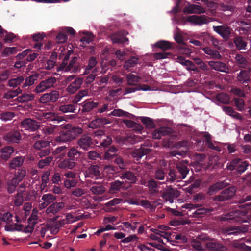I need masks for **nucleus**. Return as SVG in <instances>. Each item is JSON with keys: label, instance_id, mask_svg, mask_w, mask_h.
<instances>
[{"label": "nucleus", "instance_id": "21", "mask_svg": "<svg viewBox=\"0 0 251 251\" xmlns=\"http://www.w3.org/2000/svg\"><path fill=\"white\" fill-rule=\"evenodd\" d=\"M172 132V129L166 126L161 127L156 129L152 133L153 138L156 139H160L162 136L169 135Z\"/></svg>", "mask_w": 251, "mask_h": 251}, {"label": "nucleus", "instance_id": "48", "mask_svg": "<svg viewBox=\"0 0 251 251\" xmlns=\"http://www.w3.org/2000/svg\"><path fill=\"white\" fill-rule=\"evenodd\" d=\"M216 99L218 101L223 104H228L229 103V96L224 93H221L216 95Z\"/></svg>", "mask_w": 251, "mask_h": 251}, {"label": "nucleus", "instance_id": "56", "mask_svg": "<svg viewBox=\"0 0 251 251\" xmlns=\"http://www.w3.org/2000/svg\"><path fill=\"white\" fill-rule=\"evenodd\" d=\"M235 106L238 111H242L244 109L245 102L242 98H234L233 99Z\"/></svg>", "mask_w": 251, "mask_h": 251}, {"label": "nucleus", "instance_id": "55", "mask_svg": "<svg viewBox=\"0 0 251 251\" xmlns=\"http://www.w3.org/2000/svg\"><path fill=\"white\" fill-rule=\"evenodd\" d=\"M101 141L100 143L99 146L105 148L108 146L111 145L112 142V138L110 136H107L106 135L102 136L100 139Z\"/></svg>", "mask_w": 251, "mask_h": 251}, {"label": "nucleus", "instance_id": "49", "mask_svg": "<svg viewBox=\"0 0 251 251\" xmlns=\"http://www.w3.org/2000/svg\"><path fill=\"white\" fill-rule=\"evenodd\" d=\"M137 136L134 135L133 136H123L121 137L120 141L122 144H127L128 143L133 144L136 142Z\"/></svg>", "mask_w": 251, "mask_h": 251}, {"label": "nucleus", "instance_id": "52", "mask_svg": "<svg viewBox=\"0 0 251 251\" xmlns=\"http://www.w3.org/2000/svg\"><path fill=\"white\" fill-rule=\"evenodd\" d=\"M25 185H22L19 187V188L17 190V206L18 205H22L23 202V199H21L22 197H23L22 193L25 192Z\"/></svg>", "mask_w": 251, "mask_h": 251}, {"label": "nucleus", "instance_id": "63", "mask_svg": "<svg viewBox=\"0 0 251 251\" xmlns=\"http://www.w3.org/2000/svg\"><path fill=\"white\" fill-rule=\"evenodd\" d=\"M56 80L55 77H50L45 80H42L41 82L44 85V86L46 87V88L47 89L52 87L54 83L56 82Z\"/></svg>", "mask_w": 251, "mask_h": 251}, {"label": "nucleus", "instance_id": "17", "mask_svg": "<svg viewBox=\"0 0 251 251\" xmlns=\"http://www.w3.org/2000/svg\"><path fill=\"white\" fill-rule=\"evenodd\" d=\"M77 148L78 147L76 148L72 147L69 149L67 152V156L68 158L71 161L75 162L79 161L81 159V157L83 154V153L81 151H79Z\"/></svg>", "mask_w": 251, "mask_h": 251}, {"label": "nucleus", "instance_id": "61", "mask_svg": "<svg viewBox=\"0 0 251 251\" xmlns=\"http://www.w3.org/2000/svg\"><path fill=\"white\" fill-rule=\"evenodd\" d=\"M56 199V197L50 193L44 194L42 197V200L48 205L53 202Z\"/></svg>", "mask_w": 251, "mask_h": 251}, {"label": "nucleus", "instance_id": "44", "mask_svg": "<svg viewBox=\"0 0 251 251\" xmlns=\"http://www.w3.org/2000/svg\"><path fill=\"white\" fill-rule=\"evenodd\" d=\"M205 139V145L210 149L214 150L217 151H220V148L218 146H215L211 142V136L209 133H205L204 136Z\"/></svg>", "mask_w": 251, "mask_h": 251}, {"label": "nucleus", "instance_id": "26", "mask_svg": "<svg viewBox=\"0 0 251 251\" xmlns=\"http://www.w3.org/2000/svg\"><path fill=\"white\" fill-rule=\"evenodd\" d=\"M238 29L240 32L246 34L251 30V22L250 20H240L237 22Z\"/></svg>", "mask_w": 251, "mask_h": 251}, {"label": "nucleus", "instance_id": "46", "mask_svg": "<svg viewBox=\"0 0 251 251\" xmlns=\"http://www.w3.org/2000/svg\"><path fill=\"white\" fill-rule=\"evenodd\" d=\"M42 117L48 121H57L59 122V117L55 113L49 112H43L42 113Z\"/></svg>", "mask_w": 251, "mask_h": 251}, {"label": "nucleus", "instance_id": "16", "mask_svg": "<svg viewBox=\"0 0 251 251\" xmlns=\"http://www.w3.org/2000/svg\"><path fill=\"white\" fill-rule=\"evenodd\" d=\"M83 82L82 78L76 77L68 86L67 92L70 94H74L81 87Z\"/></svg>", "mask_w": 251, "mask_h": 251}, {"label": "nucleus", "instance_id": "8", "mask_svg": "<svg viewBox=\"0 0 251 251\" xmlns=\"http://www.w3.org/2000/svg\"><path fill=\"white\" fill-rule=\"evenodd\" d=\"M100 168L98 165H91L85 171V177L98 179L101 178Z\"/></svg>", "mask_w": 251, "mask_h": 251}, {"label": "nucleus", "instance_id": "30", "mask_svg": "<svg viewBox=\"0 0 251 251\" xmlns=\"http://www.w3.org/2000/svg\"><path fill=\"white\" fill-rule=\"evenodd\" d=\"M154 47L161 49L163 51H166L172 49L173 43L166 40H160L154 44Z\"/></svg>", "mask_w": 251, "mask_h": 251}, {"label": "nucleus", "instance_id": "51", "mask_svg": "<svg viewBox=\"0 0 251 251\" xmlns=\"http://www.w3.org/2000/svg\"><path fill=\"white\" fill-rule=\"evenodd\" d=\"M179 195V191L177 190L173 189L171 187L169 189L167 192H164L163 194V197H166L168 198H173L174 197H177Z\"/></svg>", "mask_w": 251, "mask_h": 251}, {"label": "nucleus", "instance_id": "25", "mask_svg": "<svg viewBox=\"0 0 251 251\" xmlns=\"http://www.w3.org/2000/svg\"><path fill=\"white\" fill-rule=\"evenodd\" d=\"M120 178L129 181L131 184H135L137 181V176L134 173L130 171H126L122 173Z\"/></svg>", "mask_w": 251, "mask_h": 251}, {"label": "nucleus", "instance_id": "59", "mask_svg": "<svg viewBox=\"0 0 251 251\" xmlns=\"http://www.w3.org/2000/svg\"><path fill=\"white\" fill-rule=\"evenodd\" d=\"M97 61L96 57H91L89 59L88 65L85 68V74H87L90 73V71L96 65Z\"/></svg>", "mask_w": 251, "mask_h": 251}, {"label": "nucleus", "instance_id": "24", "mask_svg": "<svg viewBox=\"0 0 251 251\" xmlns=\"http://www.w3.org/2000/svg\"><path fill=\"white\" fill-rule=\"evenodd\" d=\"M64 207V203L63 202H53L46 209V212L47 214L52 213L56 214Z\"/></svg>", "mask_w": 251, "mask_h": 251}, {"label": "nucleus", "instance_id": "14", "mask_svg": "<svg viewBox=\"0 0 251 251\" xmlns=\"http://www.w3.org/2000/svg\"><path fill=\"white\" fill-rule=\"evenodd\" d=\"M208 65L212 69L226 73L229 72V69L228 66L225 63L221 61H210L208 62Z\"/></svg>", "mask_w": 251, "mask_h": 251}, {"label": "nucleus", "instance_id": "39", "mask_svg": "<svg viewBox=\"0 0 251 251\" xmlns=\"http://www.w3.org/2000/svg\"><path fill=\"white\" fill-rule=\"evenodd\" d=\"M235 59L239 67L245 69L247 66L248 61L242 55L240 54H236Z\"/></svg>", "mask_w": 251, "mask_h": 251}, {"label": "nucleus", "instance_id": "4", "mask_svg": "<svg viewBox=\"0 0 251 251\" xmlns=\"http://www.w3.org/2000/svg\"><path fill=\"white\" fill-rule=\"evenodd\" d=\"M40 126L38 123L31 118H26L20 122V124L17 125V129L19 128H24L25 130H29L31 132H34L37 130Z\"/></svg>", "mask_w": 251, "mask_h": 251}, {"label": "nucleus", "instance_id": "11", "mask_svg": "<svg viewBox=\"0 0 251 251\" xmlns=\"http://www.w3.org/2000/svg\"><path fill=\"white\" fill-rule=\"evenodd\" d=\"M59 96V93L57 91H52L42 95L39 99V102L42 103L54 102L57 100Z\"/></svg>", "mask_w": 251, "mask_h": 251}, {"label": "nucleus", "instance_id": "28", "mask_svg": "<svg viewBox=\"0 0 251 251\" xmlns=\"http://www.w3.org/2000/svg\"><path fill=\"white\" fill-rule=\"evenodd\" d=\"M149 149L145 147H141L138 149H135L132 152V156L136 158L137 160L141 159L143 156L149 153Z\"/></svg>", "mask_w": 251, "mask_h": 251}, {"label": "nucleus", "instance_id": "60", "mask_svg": "<svg viewBox=\"0 0 251 251\" xmlns=\"http://www.w3.org/2000/svg\"><path fill=\"white\" fill-rule=\"evenodd\" d=\"M188 11L190 13H204L205 12V10L203 7L200 5L192 4L190 6Z\"/></svg>", "mask_w": 251, "mask_h": 251}, {"label": "nucleus", "instance_id": "45", "mask_svg": "<svg viewBox=\"0 0 251 251\" xmlns=\"http://www.w3.org/2000/svg\"><path fill=\"white\" fill-rule=\"evenodd\" d=\"M13 148L10 146H7L1 150V157L3 159L7 160L13 152Z\"/></svg>", "mask_w": 251, "mask_h": 251}, {"label": "nucleus", "instance_id": "9", "mask_svg": "<svg viewBox=\"0 0 251 251\" xmlns=\"http://www.w3.org/2000/svg\"><path fill=\"white\" fill-rule=\"evenodd\" d=\"M236 81L239 85L244 86L245 88L249 89V84L251 79L250 74L246 70H241L240 72L237 74Z\"/></svg>", "mask_w": 251, "mask_h": 251}, {"label": "nucleus", "instance_id": "2", "mask_svg": "<svg viewBox=\"0 0 251 251\" xmlns=\"http://www.w3.org/2000/svg\"><path fill=\"white\" fill-rule=\"evenodd\" d=\"M189 172V169L184 162L176 163V169H170L168 172V177L166 176V181L171 183L175 180L177 181L186 177Z\"/></svg>", "mask_w": 251, "mask_h": 251}, {"label": "nucleus", "instance_id": "6", "mask_svg": "<svg viewBox=\"0 0 251 251\" xmlns=\"http://www.w3.org/2000/svg\"><path fill=\"white\" fill-rule=\"evenodd\" d=\"M237 188L234 186H230L223 190L220 195L215 197L214 200L218 201H224L231 199L235 195Z\"/></svg>", "mask_w": 251, "mask_h": 251}, {"label": "nucleus", "instance_id": "19", "mask_svg": "<svg viewBox=\"0 0 251 251\" xmlns=\"http://www.w3.org/2000/svg\"><path fill=\"white\" fill-rule=\"evenodd\" d=\"M233 43L238 50H246L248 49V38L245 37L235 36L233 39Z\"/></svg>", "mask_w": 251, "mask_h": 251}, {"label": "nucleus", "instance_id": "40", "mask_svg": "<svg viewBox=\"0 0 251 251\" xmlns=\"http://www.w3.org/2000/svg\"><path fill=\"white\" fill-rule=\"evenodd\" d=\"M98 105V102H95L93 101L85 102L82 105V112H88L92 110L94 108Z\"/></svg>", "mask_w": 251, "mask_h": 251}, {"label": "nucleus", "instance_id": "64", "mask_svg": "<svg viewBox=\"0 0 251 251\" xmlns=\"http://www.w3.org/2000/svg\"><path fill=\"white\" fill-rule=\"evenodd\" d=\"M53 157L51 156H48L44 159L40 160L38 162V167L39 168H43L45 166L49 165L52 160Z\"/></svg>", "mask_w": 251, "mask_h": 251}, {"label": "nucleus", "instance_id": "5", "mask_svg": "<svg viewBox=\"0 0 251 251\" xmlns=\"http://www.w3.org/2000/svg\"><path fill=\"white\" fill-rule=\"evenodd\" d=\"M248 231V228L245 226H229L224 227L222 232L225 236L238 235Z\"/></svg>", "mask_w": 251, "mask_h": 251}, {"label": "nucleus", "instance_id": "15", "mask_svg": "<svg viewBox=\"0 0 251 251\" xmlns=\"http://www.w3.org/2000/svg\"><path fill=\"white\" fill-rule=\"evenodd\" d=\"M229 185L227 180L218 181L215 184L209 186L207 193L210 195H212L217 191L225 188Z\"/></svg>", "mask_w": 251, "mask_h": 251}, {"label": "nucleus", "instance_id": "54", "mask_svg": "<svg viewBox=\"0 0 251 251\" xmlns=\"http://www.w3.org/2000/svg\"><path fill=\"white\" fill-rule=\"evenodd\" d=\"M130 115V113L120 109H114L113 111L108 114L109 116L117 117L125 116L127 117H129Z\"/></svg>", "mask_w": 251, "mask_h": 251}, {"label": "nucleus", "instance_id": "13", "mask_svg": "<svg viewBox=\"0 0 251 251\" xmlns=\"http://www.w3.org/2000/svg\"><path fill=\"white\" fill-rule=\"evenodd\" d=\"M187 20L195 25H201L209 23V19L205 15H192L188 16Z\"/></svg>", "mask_w": 251, "mask_h": 251}, {"label": "nucleus", "instance_id": "33", "mask_svg": "<svg viewBox=\"0 0 251 251\" xmlns=\"http://www.w3.org/2000/svg\"><path fill=\"white\" fill-rule=\"evenodd\" d=\"M92 184L93 185L90 187V191L94 194L101 195L105 192V188L101 184L95 181Z\"/></svg>", "mask_w": 251, "mask_h": 251}, {"label": "nucleus", "instance_id": "18", "mask_svg": "<svg viewBox=\"0 0 251 251\" xmlns=\"http://www.w3.org/2000/svg\"><path fill=\"white\" fill-rule=\"evenodd\" d=\"M127 34L126 31H119L111 35V39L114 43L124 44L128 41V39L126 37Z\"/></svg>", "mask_w": 251, "mask_h": 251}, {"label": "nucleus", "instance_id": "31", "mask_svg": "<svg viewBox=\"0 0 251 251\" xmlns=\"http://www.w3.org/2000/svg\"><path fill=\"white\" fill-rule=\"evenodd\" d=\"M172 239H171L172 244L176 245V244L185 243L187 242V238L181 234H174L173 235ZM178 246V245H176Z\"/></svg>", "mask_w": 251, "mask_h": 251}, {"label": "nucleus", "instance_id": "35", "mask_svg": "<svg viewBox=\"0 0 251 251\" xmlns=\"http://www.w3.org/2000/svg\"><path fill=\"white\" fill-rule=\"evenodd\" d=\"M118 151V149L114 146L110 147L105 152L104 158L106 160H113L118 155L116 153Z\"/></svg>", "mask_w": 251, "mask_h": 251}, {"label": "nucleus", "instance_id": "50", "mask_svg": "<svg viewBox=\"0 0 251 251\" xmlns=\"http://www.w3.org/2000/svg\"><path fill=\"white\" fill-rule=\"evenodd\" d=\"M213 209L211 208H201L198 209L194 213V216L196 218L202 217L205 214L210 213Z\"/></svg>", "mask_w": 251, "mask_h": 251}, {"label": "nucleus", "instance_id": "12", "mask_svg": "<svg viewBox=\"0 0 251 251\" xmlns=\"http://www.w3.org/2000/svg\"><path fill=\"white\" fill-rule=\"evenodd\" d=\"M208 239L206 235H199L196 239H193L190 242L191 246L196 251H202L205 250L202 242Z\"/></svg>", "mask_w": 251, "mask_h": 251}, {"label": "nucleus", "instance_id": "43", "mask_svg": "<svg viewBox=\"0 0 251 251\" xmlns=\"http://www.w3.org/2000/svg\"><path fill=\"white\" fill-rule=\"evenodd\" d=\"M77 60V58L75 57L70 60L69 64L66 68V72H76L78 70V66L76 65Z\"/></svg>", "mask_w": 251, "mask_h": 251}, {"label": "nucleus", "instance_id": "47", "mask_svg": "<svg viewBox=\"0 0 251 251\" xmlns=\"http://www.w3.org/2000/svg\"><path fill=\"white\" fill-rule=\"evenodd\" d=\"M88 91L87 89L82 90L78 91V92L75 95L73 100V102L75 104L79 102L82 98L84 96H87Z\"/></svg>", "mask_w": 251, "mask_h": 251}, {"label": "nucleus", "instance_id": "3", "mask_svg": "<svg viewBox=\"0 0 251 251\" xmlns=\"http://www.w3.org/2000/svg\"><path fill=\"white\" fill-rule=\"evenodd\" d=\"M244 215V213L240 210H234L222 215L219 219L220 221H233L235 222L241 223L243 222L242 216Z\"/></svg>", "mask_w": 251, "mask_h": 251}, {"label": "nucleus", "instance_id": "27", "mask_svg": "<svg viewBox=\"0 0 251 251\" xmlns=\"http://www.w3.org/2000/svg\"><path fill=\"white\" fill-rule=\"evenodd\" d=\"M21 91L20 87L17 88V101L23 103L31 101L34 99V95L32 94L24 93L21 96H18Z\"/></svg>", "mask_w": 251, "mask_h": 251}, {"label": "nucleus", "instance_id": "20", "mask_svg": "<svg viewBox=\"0 0 251 251\" xmlns=\"http://www.w3.org/2000/svg\"><path fill=\"white\" fill-rule=\"evenodd\" d=\"M77 144L85 151H88L93 145L92 139L88 136H83L77 141Z\"/></svg>", "mask_w": 251, "mask_h": 251}, {"label": "nucleus", "instance_id": "37", "mask_svg": "<svg viewBox=\"0 0 251 251\" xmlns=\"http://www.w3.org/2000/svg\"><path fill=\"white\" fill-rule=\"evenodd\" d=\"M39 75L37 73H35L32 75L29 76L28 77H26L25 81L23 83L22 88H25L27 86H30L33 85L35 81L37 80L39 78Z\"/></svg>", "mask_w": 251, "mask_h": 251}, {"label": "nucleus", "instance_id": "22", "mask_svg": "<svg viewBox=\"0 0 251 251\" xmlns=\"http://www.w3.org/2000/svg\"><path fill=\"white\" fill-rule=\"evenodd\" d=\"M109 123L108 119L103 117H97L92 121L89 124L88 127L92 129H95Z\"/></svg>", "mask_w": 251, "mask_h": 251}, {"label": "nucleus", "instance_id": "23", "mask_svg": "<svg viewBox=\"0 0 251 251\" xmlns=\"http://www.w3.org/2000/svg\"><path fill=\"white\" fill-rule=\"evenodd\" d=\"M206 247L214 251H227V248L222 244L216 241L208 242L205 244Z\"/></svg>", "mask_w": 251, "mask_h": 251}, {"label": "nucleus", "instance_id": "34", "mask_svg": "<svg viewBox=\"0 0 251 251\" xmlns=\"http://www.w3.org/2000/svg\"><path fill=\"white\" fill-rule=\"evenodd\" d=\"M223 110L227 115L238 120H242V116L236 112L232 107L230 106H223Z\"/></svg>", "mask_w": 251, "mask_h": 251}, {"label": "nucleus", "instance_id": "10", "mask_svg": "<svg viewBox=\"0 0 251 251\" xmlns=\"http://www.w3.org/2000/svg\"><path fill=\"white\" fill-rule=\"evenodd\" d=\"M19 206H17V223L21 220H25L29 215L32 208L31 203L30 202L25 203L22 210L18 207Z\"/></svg>", "mask_w": 251, "mask_h": 251}, {"label": "nucleus", "instance_id": "36", "mask_svg": "<svg viewBox=\"0 0 251 251\" xmlns=\"http://www.w3.org/2000/svg\"><path fill=\"white\" fill-rule=\"evenodd\" d=\"M126 79L128 85L136 86H138L137 84L140 81L141 77L129 74L127 75Z\"/></svg>", "mask_w": 251, "mask_h": 251}, {"label": "nucleus", "instance_id": "38", "mask_svg": "<svg viewBox=\"0 0 251 251\" xmlns=\"http://www.w3.org/2000/svg\"><path fill=\"white\" fill-rule=\"evenodd\" d=\"M123 123L129 128H132L133 129L138 131H142L143 130L142 126L136 123L134 121L129 120H124Z\"/></svg>", "mask_w": 251, "mask_h": 251}, {"label": "nucleus", "instance_id": "41", "mask_svg": "<svg viewBox=\"0 0 251 251\" xmlns=\"http://www.w3.org/2000/svg\"><path fill=\"white\" fill-rule=\"evenodd\" d=\"M77 105L74 104H63L59 106V110L63 113H75Z\"/></svg>", "mask_w": 251, "mask_h": 251}, {"label": "nucleus", "instance_id": "1", "mask_svg": "<svg viewBox=\"0 0 251 251\" xmlns=\"http://www.w3.org/2000/svg\"><path fill=\"white\" fill-rule=\"evenodd\" d=\"M82 133L83 129L81 128L67 124L63 126L59 135L56 137V141L60 143L69 142Z\"/></svg>", "mask_w": 251, "mask_h": 251}, {"label": "nucleus", "instance_id": "32", "mask_svg": "<svg viewBox=\"0 0 251 251\" xmlns=\"http://www.w3.org/2000/svg\"><path fill=\"white\" fill-rule=\"evenodd\" d=\"M76 163L71 161L69 158H65L58 164V167L61 169H73L75 166Z\"/></svg>", "mask_w": 251, "mask_h": 251}, {"label": "nucleus", "instance_id": "53", "mask_svg": "<svg viewBox=\"0 0 251 251\" xmlns=\"http://www.w3.org/2000/svg\"><path fill=\"white\" fill-rule=\"evenodd\" d=\"M16 190V174H14L13 178L8 180L7 190L9 193H12Z\"/></svg>", "mask_w": 251, "mask_h": 251}, {"label": "nucleus", "instance_id": "42", "mask_svg": "<svg viewBox=\"0 0 251 251\" xmlns=\"http://www.w3.org/2000/svg\"><path fill=\"white\" fill-rule=\"evenodd\" d=\"M203 51L205 53L210 55L212 58L220 59L221 57L219 52L216 50H213L209 47H205L203 48Z\"/></svg>", "mask_w": 251, "mask_h": 251}, {"label": "nucleus", "instance_id": "29", "mask_svg": "<svg viewBox=\"0 0 251 251\" xmlns=\"http://www.w3.org/2000/svg\"><path fill=\"white\" fill-rule=\"evenodd\" d=\"M124 182L119 180H115L110 183L109 191L111 193H115L119 191L121 189H125Z\"/></svg>", "mask_w": 251, "mask_h": 251}, {"label": "nucleus", "instance_id": "58", "mask_svg": "<svg viewBox=\"0 0 251 251\" xmlns=\"http://www.w3.org/2000/svg\"><path fill=\"white\" fill-rule=\"evenodd\" d=\"M138 59L134 56L131 57L129 59L125 62L124 67L128 69L130 67H134L138 62Z\"/></svg>", "mask_w": 251, "mask_h": 251}, {"label": "nucleus", "instance_id": "7", "mask_svg": "<svg viewBox=\"0 0 251 251\" xmlns=\"http://www.w3.org/2000/svg\"><path fill=\"white\" fill-rule=\"evenodd\" d=\"M213 30L220 35L224 40H227L229 39L232 31L231 27L226 24L220 26H213Z\"/></svg>", "mask_w": 251, "mask_h": 251}, {"label": "nucleus", "instance_id": "62", "mask_svg": "<svg viewBox=\"0 0 251 251\" xmlns=\"http://www.w3.org/2000/svg\"><path fill=\"white\" fill-rule=\"evenodd\" d=\"M112 160L120 169H124L126 168V164L121 156L117 155Z\"/></svg>", "mask_w": 251, "mask_h": 251}, {"label": "nucleus", "instance_id": "57", "mask_svg": "<svg viewBox=\"0 0 251 251\" xmlns=\"http://www.w3.org/2000/svg\"><path fill=\"white\" fill-rule=\"evenodd\" d=\"M141 121L149 128H154L155 127V125L152 119L150 118L143 117L141 118Z\"/></svg>", "mask_w": 251, "mask_h": 251}]
</instances>
